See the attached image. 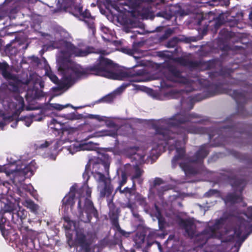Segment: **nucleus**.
I'll list each match as a JSON object with an SVG mask.
<instances>
[{
	"instance_id": "37998d69",
	"label": "nucleus",
	"mask_w": 252,
	"mask_h": 252,
	"mask_svg": "<svg viewBox=\"0 0 252 252\" xmlns=\"http://www.w3.org/2000/svg\"><path fill=\"white\" fill-rule=\"evenodd\" d=\"M68 106H70L72 108H74V107L70 104H66L64 105H61V104H58V103H53V104H51V107L53 109H56L57 110H59V111L62 110L63 109L66 108L67 107H68Z\"/></svg>"
},
{
	"instance_id": "39448f33",
	"label": "nucleus",
	"mask_w": 252,
	"mask_h": 252,
	"mask_svg": "<svg viewBox=\"0 0 252 252\" xmlns=\"http://www.w3.org/2000/svg\"><path fill=\"white\" fill-rule=\"evenodd\" d=\"M77 208L79 213L78 218L82 222L85 223L91 222L93 217L96 219L98 218V212L90 198L85 200L84 207H82L80 199L78 200Z\"/></svg>"
},
{
	"instance_id": "412c9836",
	"label": "nucleus",
	"mask_w": 252,
	"mask_h": 252,
	"mask_svg": "<svg viewBox=\"0 0 252 252\" xmlns=\"http://www.w3.org/2000/svg\"><path fill=\"white\" fill-rule=\"evenodd\" d=\"M74 78L72 77L71 74L65 75L63 76V81H61L59 80L58 83L56 84L58 87L53 88V89L54 91H59L65 88H69L74 83Z\"/></svg>"
},
{
	"instance_id": "c85d7f7f",
	"label": "nucleus",
	"mask_w": 252,
	"mask_h": 252,
	"mask_svg": "<svg viewBox=\"0 0 252 252\" xmlns=\"http://www.w3.org/2000/svg\"><path fill=\"white\" fill-rule=\"evenodd\" d=\"M234 156L241 161H246L248 165H252V159L247 154H242L237 152L233 153Z\"/></svg>"
},
{
	"instance_id": "6ab92c4d",
	"label": "nucleus",
	"mask_w": 252,
	"mask_h": 252,
	"mask_svg": "<svg viewBox=\"0 0 252 252\" xmlns=\"http://www.w3.org/2000/svg\"><path fill=\"white\" fill-rule=\"evenodd\" d=\"M108 206L109 209L108 215L111 224L113 225L119 222V216L120 213V208L116 207L112 200L108 202Z\"/></svg>"
},
{
	"instance_id": "cd10ccee",
	"label": "nucleus",
	"mask_w": 252,
	"mask_h": 252,
	"mask_svg": "<svg viewBox=\"0 0 252 252\" xmlns=\"http://www.w3.org/2000/svg\"><path fill=\"white\" fill-rule=\"evenodd\" d=\"M23 204L29 209L31 212L35 214H37L39 206L32 200L26 199Z\"/></svg>"
},
{
	"instance_id": "4be33fe9",
	"label": "nucleus",
	"mask_w": 252,
	"mask_h": 252,
	"mask_svg": "<svg viewBox=\"0 0 252 252\" xmlns=\"http://www.w3.org/2000/svg\"><path fill=\"white\" fill-rule=\"evenodd\" d=\"M76 191V185L72 186L70 189V191L63 199V205L64 206H73L74 204V199Z\"/></svg>"
},
{
	"instance_id": "79ce46f5",
	"label": "nucleus",
	"mask_w": 252,
	"mask_h": 252,
	"mask_svg": "<svg viewBox=\"0 0 252 252\" xmlns=\"http://www.w3.org/2000/svg\"><path fill=\"white\" fill-rule=\"evenodd\" d=\"M203 61H189L188 66L193 68H196L202 66Z\"/></svg>"
},
{
	"instance_id": "bf43d9fd",
	"label": "nucleus",
	"mask_w": 252,
	"mask_h": 252,
	"mask_svg": "<svg viewBox=\"0 0 252 252\" xmlns=\"http://www.w3.org/2000/svg\"><path fill=\"white\" fill-rule=\"evenodd\" d=\"M63 220L68 223L69 227L71 226V224L73 223V221L70 220L68 216H64L63 217Z\"/></svg>"
},
{
	"instance_id": "7ed1b4c3",
	"label": "nucleus",
	"mask_w": 252,
	"mask_h": 252,
	"mask_svg": "<svg viewBox=\"0 0 252 252\" xmlns=\"http://www.w3.org/2000/svg\"><path fill=\"white\" fill-rule=\"evenodd\" d=\"M100 50V49H95ZM99 54L100 56L96 61L92 64L87 67L77 65L72 68L73 71L75 73L77 78L86 77L89 75L100 76L108 79L117 80H124L126 78H131L141 74L140 72L133 73L130 71H124L119 69L118 65L114 63L112 60L105 58L102 55L106 54Z\"/></svg>"
},
{
	"instance_id": "ddd939ff",
	"label": "nucleus",
	"mask_w": 252,
	"mask_h": 252,
	"mask_svg": "<svg viewBox=\"0 0 252 252\" xmlns=\"http://www.w3.org/2000/svg\"><path fill=\"white\" fill-rule=\"evenodd\" d=\"M0 206L1 209L0 210V221L4 222H9V217L16 209L19 206L18 204H16L15 203L10 201H7V203L4 204L2 206V202L0 200Z\"/></svg>"
},
{
	"instance_id": "a19ab883",
	"label": "nucleus",
	"mask_w": 252,
	"mask_h": 252,
	"mask_svg": "<svg viewBox=\"0 0 252 252\" xmlns=\"http://www.w3.org/2000/svg\"><path fill=\"white\" fill-rule=\"evenodd\" d=\"M83 10V6L81 4H76L73 6L72 14L78 17Z\"/></svg>"
},
{
	"instance_id": "774afa93",
	"label": "nucleus",
	"mask_w": 252,
	"mask_h": 252,
	"mask_svg": "<svg viewBox=\"0 0 252 252\" xmlns=\"http://www.w3.org/2000/svg\"><path fill=\"white\" fill-rule=\"evenodd\" d=\"M16 117V115H13L8 116L7 117H5V119L8 120L9 121H13V120L14 119V117Z\"/></svg>"
},
{
	"instance_id": "58836bf2",
	"label": "nucleus",
	"mask_w": 252,
	"mask_h": 252,
	"mask_svg": "<svg viewBox=\"0 0 252 252\" xmlns=\"http://www.w3.org/2000/svg\"><path fill=\"white\" fill-rule=\"evenodd\" d=\"M157 218L158 220L159 229L160 230H163L165 228V219L161 216V213L159 212H158V216Z\"/></svg>"
},
{
	"instance_id": "052dcab7",
	"label": "nucleus",
	"mask_w": 252,
	"mask_h": 252,
	"mask_svg": "<svg viewBox=\"0 0 252 252\" xmlns=\"http://www.w3.org/2000/svg\"><path fill=\"white\" fill-rule=\"evenodd\" d=\"M248 218L252 220V206H250L248 208Z\"/></svg>"
},
{
	"instance_id": "f704fd0d",
	"label": "nucleus",
	"mask_w": 252,
	"mask_h": 252,
	"mask_svg": "<svg viewBox=\"0 0 252 252\" xmlns=\"http://www.w3.org/2000/svg\"><path fill=\"white\" fill-rule=\"evenodd\" d=\"M115 97L114 94H109L104 97L98 99L96 102L100 103V102H105V103H111L113 102Z\"/></svg>"
},
{
	"instance_id": "864d4df0",
	"label": "nucleus",
	"mask_w": 252,
	"mask_h": 252,
	"mask_svg": "<svg viewBox=\"0 0 252 252\" xmlns=\"http://www.w3.org/2000/svg\"><path fill=\"white\" fill-rule=\"evenodd\" d=\"M163 183V181L160 178H156L153 183V188H156V186H159Z\"/></svg>"
},
{
	"instance_id": "5701e85b",
	"label": "nucleus",
	"mask_w": 252,
	"mask_h": 252,
	"mask_svg": "<svg viewBox=\"0 0 252 252\" xmlns=\"http://www.w3.org/2000/svg\"><path fill=\"white\" fill-rule=\"evenodd\" d=\"M76 193L78 194L79 200L83 198H85V200L87 198H90L91 196L92 189L90 188L87 183H85L81 188L78 189H76Z\"/></svg>"
},
{
	"instance_id": "4c0bfd02",
	"label": "nucleus",
	"mask_w": 252,
	"mask_h": 252,
	"mask_svg": "<svg viewBox=\"0 0 252 252\" xmlns=\"http://www.w3.org/2000/svg\"><path fill=\"white\" fill-rule=\"evenodd\" d=\"M50 125H54L51 126V128L55 129L56 131H59L62 129V125L60 123H59L56 119H52L50 122Z\"/></svg>"
},
{
	"instance_id": "aec40b11",
	"label": "nucleus",
	"mask_w": 252,
	"mask_h": 252,
	"mask_svg": "<svg viewBox=\"0 0 252 252\" xmlns=\"http://www.w3.org/2000/svg\"><path fill=\"white\" fill-rule=\"evenodd\" d=\"M78 17L84 21L88 27L94 32L95 31L94 18L91 15L89 10L86 9L84 11H82Z\"/></svg>"
},
{
	"instance_id": "e2e57ef3",
	"label": "nucleus",
	"mask_w": 252,
	"mask_h": 252,
	"mask_svg": "<svg viewBox=\"0 0 252 252\" xmlns=\"http://www.w3.org/2000/svg\"><path fill=\"white\" fill-rule=\"evenodd\" d=\"M50 145V143L48 141H45L44 143L41 144L39 146V148L43 149L48 147Z\"/></svg>"
},
{
	"instance_id": "9b49d317",
	"label": "nucleus",
	"mask_w": 252,
	"mask_h": 252,
	"mask_svg": "<svg viewBox=\"0 0 252 252\" xmlns=\"http://www.w3.org/2000/svg\"><path fill=\"white\" fill-rule=\"evenodd\" d=\"M223 221L222 218L216 220L213 225L206 226L201 232V234L206 236V240L209 238L221 239L222 234L219 232V230L221 228Z\"/></svg>"
},
{
	"instance_id": "393cba45",
	"label": "nucleus",
	"mask_w": 252,
	"mask_h": 252,
	"mask_svg": "<svg viewBox=\"0 0 252 252\" xmlns=\"http://www.w3.org/2000/svg\"><path fill=\"white\" fill-rule=\"evenodd\" d=\"M42 118L40 115H34V114H32L30 115L29 116H24L21 117L20 118V120L23 121L24 122L25 125L27 126H30L32 122L33 121H40L42 120Z\"/></svg>"
},
{
	"instance_id": "423d86ee",
	"label": "nucleus",
	"mask_w": 252,
	"mask_h": 252,
	"mask_svg": "<svg viewBox=\"0 0 252 252\" xmlns=\"http://www.w3.org/2000/svg\"><path fill=\"white\" fill-rule=\"evenodd\" d=\"M228 180L233 188L236 189H240V194H237L235 192L229 193L226 195L225 201L231 204L242 202L243 201L242 192L246 186V181L244 179L238 178L235 175L228 176Z\"/></svg>"
},
{
	"instance_id": "3c124183",
	"label": "nucleus",
	"mask_w": 252,
	"mask_h": 252,
	"mask_svg": "<svg viewBox=\"0 0 252 252\" xmlns=\"http://www.w3.org/2000/svg\"><path fill=\"white\" fill-rule=\"evenodd\" d=\"M127 178L126 173L123 172L121 174V180L119 181V184L124 186L127 182Z\"/></svg>"
},
{
	"instance_id": "a18cd8bd",
	"label": "nucleus",
	"mask_w": 252,
	"mask_h": 252,
	"mask_svg": "<svg viewBox=\"0 0 252 252\" xmlns=\"http://www.w3.org/2000/svg\"><path fill=\"white\" fill-rule=\"evenodd\" d=\"M136 82V81L133 79H130L127 83H123L122 84V85L118 88V91L119 92H122L123 91L125 90V89H126L127 87L130 85L131 82Z\"/></svg>"
},
{
	"instance_id": "7c9ffc66",
	"label": "nucleus",
	"mask_w": 252,
	"mask_h": 252,
	"mask_svg": "<svg viewBox=\"0 0 252 252\" xmlns=\"http://www.w3.org/2000/svg\"><path fill=\"white\" fill-rule=\"evenodd\" d=\"M245 233L243 234L241 242H244L248 237L252 233V224L245 223L243 224Z\"/></svg>"
},
{
	"instance_id": "49530a36",
	"label": "nucleus",
	"mask_w": 252,
	"mask_h": 252,
	"mask_svg": "<svg viewBox=\"0 0 252 252\" xmlns=\"http://www.w3.org/2000/svg\"><path fill=\"white\" fill-rule=\"evenodd\" d=\"M47 75L50 79V80L55 84L58 83L59 79L52 71H51L47 72Z\"/></svg>"
},
{
	"instance_id": "680f3d73",
	"label": "nucleus",
	"mask_w": 252,
	"mask_h": 252,
	"mask_svg": "<svg viewBox=\"0 0 252 252\" xmlns=\"http://www.w3.org/2000/svg\"><path fill=\"white\" fill-rule=\"evenodd\" d=\"M87 166H88V165H87L86 166L85 171V172H84V173L83 174V178L84 179L86 178L87 179V181H88L89 180V172L87 171ZM87 182V181H86V182Z\"/></svg>"
},
{
	"instance_id": "c03bdc74",
	"label": "nucleus",
	"mask_w": 252,
	"mask_h": 252,
	"mask_svg": "<svg viewBox=\"0 0 252 252\" xmlns=\"http://www.w3.org/2000/svg\"><path fill=\"white\" fill-rule=\"evenodd\" d=\"M105 123L107 127L111 128V129H116L117 136H118V131L119 129L118 125L113 121H106Z\"/></svg>"
},
{
	"instance_id": "0e129e2a",
	"label": "nucleus",
	"mask_w": 252,
	"mask_h": 252,
	"mask_svg": "<svg viewBox=\"0 0 252 252\" xmlns=\"http://www.w3.org/2000/svg\"><path fill=\"white\" fill-rule=\"evenodd\" d=\"M217 192V190L215 189H210L207 194H208L207 196H210L211 195L215 194Z\"/></svg>"
},
{
	"instance_id": "4468645a",
	"label": "nucleus",
	"mask_w": 252,
	"mask_h": 252,
	"mask_svg": "<svg viewBox=\"0 0 252 252\" xmlns=\"http://www.w3.org/2000/svg\"><path fill=\"white\" fill-rule=\"evenodd\" d=\"M27 214L28 212L19 206L9 217V221L11 220L19 229L21 226H24L23 221L27 218Z\"/></svg>"
},
{
	"instance_id": "b1692460",
	"label": "nucleus",
	"mask_w": 252,
	"mask_h": 252,
	"mask_svg": "<svg viewBox=\"0 0 252 252\" xmlns=\"http://www.w3.org/2000/svg\"><path fill=\"white\" fill-rule=\"evenodd\" d=\"M109 136L113 138H116L117 130L116 129H103L100 131H96L93 134H90L88 136V138L92 137H99L101 136Z\"/></svg>"
},
{
	"instance_id": "6e6552de",
	"label": "nucleus",
	"mask_w": 252,
	"mask_h": 252,
	"mask_svg": "<svg viewBox=\"0 0 252 252\" xmlns=\"http://www.w3.org/2000/svg\"><path fill=\"white\" fill-rule=\"evenodd\" d=\"M18 229L22 235V244L31 250L35 248L34 241L37 238L38 232L24 225Z\"/></svg>"
},
{
	"instance_id": "20e7f679",
	"label": "nucleus",
	"mask_w": 252,
	"mask_h": 252,
	"mask_svg": "<svg viewBox=\"0 0 252 252\" xmlns=\"http://www.w3.org/2000/svg\"><path fill=\"white\" fill-rule=\"evenodd\" d=\"M64 49L61 51L62 56L57 61L58 69L63 76L67 73H75L73 71L72 68L75 66L70 67L69 66L70 58L72 56L79 57H86L90 54H104V51L95 50L93 46H87L84 49L78 48L70 42L64 41Z\"/></svg>"
},
{
	"instance_id": "8fccbe9b",
	"label": "nucleus",
	"mask_w": 252,
	"mask_h": 252,
	"mask_svg": "<svg viewBox=\"0 0 252 252\" xmlns=\"http://www.w3.org/2000/svg\"><path fill=\"white\" fill-rule=\"evenodd\" d=\"M5 52L12 55L16 53L17 49L15 48L12 47L11 44L9 43L5 46Z\"/></svg>"
},
{
	"instance_id": "2eb2a0df",
	"label": "nucleus",
	"mask_w": 252,
	"mask_h": 252,
	"mask_svg": "<svg viewBox=\"0 0 252 252\" xmlns=\"http://www.w3.org/2000/svg\"><path fill=\"white\" fill-rule=\"evenodd\" d=\"M178 223L190 238H192L196 235V225L191 219L180 218Z\"/></svg>"
},
{
	"instance_id": "c9c22d12",
	"label": "nucleus",
	"mask_w": 252,
	"mask_h": 252,
	"mask_svg": "<svg viewBox=\"0 0 252 252\" xmlns=\"http://www.w3.org/2000/svg\"><path fill=\"white\" fill-rule=\"evenodd\" d=\"M216 61L214 60H209L206 62L203 61L202 63V66H204L205 67V69L207 70L214 68L216 67Z\"/></svg>"
},
{
	"instance_id": "f8f14e48",
	"label": "nucleus",
	"mask_w": 252,
	"mask_h": 252,
	"mask_svg": "<svg viewBox=\"0 0 252 252\" xmlns=\"http://www.w3.org/2000/svg\"><path fill=\"white\" fill-rule=\"evenodd\" d=\"M167 72L165 76L168 80L178 82L185 85L190 84V81L187 78L182 76L181 72L176 66L171 64H167Z\"/></svg>"
},
{
	"instance_id": "f3484780",
	"label": "nucleus",
	"mask_w": 252,
	"mask_h": 252,
	"mask_svg": "<svg viewBox=\"0 0 252 252\" xmlns=\"http://www.w3.org/2000/svg\"><path fill=\"white\" fill-rule=\"evenodd\" d=\"M239 20L236 18L233 20L229 19L227 17L225 18V15L221 13L217 17L215 21L214 28L216 30H218L222 25L226 24V27H229L231 28L237 26Z\"/></svg>"
},
{
	"instance_id": "ea45409f",
	"label": "nucleus",
	"mask_w": 252,
	"mask_h": 252,
	"mask_svg": "<svg viewBox=\"0 0 252 252\" xmlns=\"http://www.w3.org/2000/svg\"><path fill=\"white\" fill-rule=\"evenodd\" d=\"M178 41L179 40L177 37H173L167 41L166 46L168 48H174L177 46Z\"/></svg>"
},
{
	"instance_id": "72a5a7b5",
	"label": "nucleus",
	"mask_w": 252,
	"mask_h": 252,
	"mask_svg": "<svg viewBox=\"0 0 252 252\" xmlns=\"http://www.w3.org/2000/svg\"><path fill=\"white\" fill-rule=\"evenodd\" d=\"M134 174L131 177V180L134 181L135 179L140 178L144 173V171L141 169L137 165L134 167Z\"/></svg>"
},
{
	"instance_id": "13d9d810",
	"label": "nucleus",
	"mask_w": 252,
	"mask_h": 252,
	"mask_svg": "<svg viewBox=\"0 0 252 252\" xmlns=\"http://www.w3.org/2000/svg\"><path fill=\"white\" fill-rule=\"evenodd\" d=\"M154 235V234L152 232H150L148 235L147 236V246L148 247H151L154 242H150V240L151 237H152Z\"/></svg>"
},
{
	"instance_id": "69168bd1",
	"label": "nucleus",
	"mask_w": 252,
	"mask_h": 252,
	"mask_svg": "<svg viewBox=\"0 0 252 252\" xmlns=\"http://www.w3.org/2000/svg\"><path fill=\"white\" fill-rule=\"evenodd\" d=\"M31 59H32V61H33V62H34L35 63H39V59L37 57L32 56L31 57Z\"/></svg>"
},
{
	"instance_id": "a878e982",
	"label": "nucleus",
	"mask_w": 252,
	"mask_h": 252,
	"mask_svg": "<svg viewBox=\"0 0 252 252\" xmlns=\"http://www.w3.org/2000/svg\"><path fill=\"white\" fill-rule=\"evenodd\" d=\"M139 150V147L138 146L128 147L127 152L129 158L134 160H141L143 158V156L137 153Z\"/></svg>"
},
{
	"instance_id": "603ef678",
	"label": "nucleus",
	"mask_w": 252,
	"mask_h": 252,
	"mask_svg": "<svg viewBox=\"0 0 252 252\" xmlns=\"http://www.w3.org/2000/svg\"><path fill=\"white\" fill-rule=\"evenodd\" d=\"M189 61V60L183 57L178 58L177 59L178 62L184 66H188Z\"/></svg>"
},
{
	"instance_id": "09e8293b",
	"label": "nucleus",
	"mask_w": 252,
	"mask_h": 252,
	"mask_svg": "<svg viewBox=\"0 0 252 252\" xmlns=\"http://www.w3.org/2000/svg\"><path fill=\"white\" fill-rule=\"evenodd\" d=\"M88 118L91 119H95L98 122H103L105 121V119L106 117L101 116L98 115H93V114H89L88 115Z\"/></svg>"
},
{
	"instance_id": "f257e3e1",
	"label": "nucleus",
	"mask_w": 252,
	"mask_h": 252,
	"mask_svg": "<svg viewBox=\"0 0 252 252\" xmlns=\"http://www.w3.org/2000/svg\"><path fill=\"white\" fill-rule=\"evenodd\" d=\"M206 97L213 96L216 94H225L231 96L237 103V113L231 115L225 121V125L221 126L219 129L214 127H196L192 124H203L206 120L198 114L194 113H188L182 112L175 114L172 117L158 120L153 124V128L155 133L152 136V142L156 147H159L164 144H169V141L176 139L173 143L176 149V155L172 160V168H175L178 164L187 176L194 175L198 173V171L193 167L192 163H202L203 159L209 154L207 144L201 145L195 154L189 158L186 157V150L183 145H185L188 140V133L207 134L208 138L211 140L216 135L215 141H218L214 143L213 146H219L223 144L227 137L223 136L219 132H245V124L242 123H236L234 121L237 115L243 117L249 115L245 109V105L248 102V93L245 91L233 90L226 88L220 84L210 86L206 91Z\"/></svg>"
},
{
	"instance_id": "0eeeda50",
	"label": "nucleus",
	"mask_w": 252,
	"mask_h": 252,
	"mask_svg": "<svg viewBox=\"0 0 252 252\" xmlns=\"http://www.w3.org/2000/svg\"><path fill=\"white\" fill-rule=\"evenodd\" d=\"M94 177L99 183L98 188L99 190L100 197H109L113 191V187L110 177H106L100 172H96Z\"/></svg>"
},
{
	"instance_id": "1a4fd4ad",
	"label": "nucleus",
	"mask_w": 252,
	"mask_h": 252,
	"mask_svg": "<svg viewBox=\"0 0 252 252\" xmlns=\"http://www.w3.org/2000/svg\"><path fill=\"white\" fill-rule=\"evenodd\" d=\"M185 15L184 10L179 4L166 6L164 10L159 11L156 14L157 16L164 18L166 20H170L173 17H177Z\"/></svg>"
},
{
	"instance_id": "c756f323",
	"label": "nucleus",
	"mask_w": 252,
	"mask_h": 252,
	"mask_svg": "<svg viewBox=\"0 0 252 252\" xmlns=\"http://www.w3.org/2000/svg\"><path fill=\"white\" fill-rule=\"evenodd\" d=\"M20 83V80L16 76V79L9 80L8 85L10 87V89L14 92H17L19 91Z\"/></svg>"
},
{
	"instance_id": "4d7b16f0",
	"label": "nucleus",
	"mask_w": 252,
	"mask_h": 252,
	"mask_svg": "<svg viewBox=\"0 0 252 252\" xmlns=\"http://www.w3.org/2000/svg\"><path fill=\"white\" fill-rule=\"evenodd\" d=\"M9 65L8 63L5 62L0 63V71L1 72L3 71L4 70L6 69H8Z\"/></svg>"
},
{
	"instance_id": "bb28decb",
	"label": "nucleus",
	"mask_w": 252,
	"mask_h": 252,
	"mask_svg": "<svg viewBox=\"0 0 252 252\" xmlns=\"http://www.w3.org/2000/svg\"><path fill=\"white\" fill-rule=\"evenodd\" d=\"M235 34L234 32L227 28H223L219 32V38L223 41H227L232 37Z\"/></svg>"
},
{
	"instance_id": "9d476101",
	"label": "nucleus",
	"mask_w": 252,
	"mask_h": 252,
	"mask_svg": "<svg viewBox=\"0 0 252 252\" xmlns=\"http://www.w3.org/2000/svg\"><path fill=\"white\" fill-rule=\"evenodd\" d=\"M0 172H5L7 175L13 174L14 182H19L24 181L26 178L30 177L33 175L32 171L29 165L25 166L19 170L10 171L7 170L5 166L0 165Z\"/></svg>"
},
{
	"instance_id": "2f4dec72",
	"label": "nucleus",
	"mask_w": 252,
	"mask_h": 252,
	"mask_svg": "<svg viewBox=\"0 0 252 252\" xmlns=\"http://www.w3.org/2000/svg\"><path fill=\"white\" fill-rule=\"evenodd\" d=\"M113 229L115 231H117L121 236L127 238L129 236L130 232H127L122 229L119 222H117L114 224L112 225Z\"/></svg>"
},
{
	"instance_id": "f03ea898",
	"label": "nucleus",
	"mask_w": 252,
	"mask_h": 252,
	"mask_svg": "<svg viewBox=\"0 0 252 252\" xmlns=\"http://www.w3.org/2000/svg\"><path fill=\"white\" fill-rule=\"evenodd\" d=\"M206 97L213 96L216 94H225L231 96L237 103V113L231 115L225 121V125L221 126L219 129L214 127H196L192 124H203L206 120L198 114L194 113H188L182 112L175 114L172 117L158 120L153 124V128L155 133L152 136V142L156 147H159L164 144H169V141L176 139L173 143L176 149V155L172 160V168H175L178 164L187 176L194 175L198 173V171L193 167L192 163H202L203 159L209 154L207 144L201 145L195 154L189 158L186 157V150L183 145H185L188 140V133L207 134L208 138L211 140L216 135L215 141H218L214 143L213 146H219L223 144L227 137L223 136L219 132H245V124L242 123H236L234 121L237 115L243 117L249 115L245 109V105L248 102V93L245 91L233 90L226 88L220 84L210 86L206 91Z\"/></svg>"
},
{
	"instance_id": "a211bd4d",
	"label": "nucleus",
	"mask_w": 252,
	"mask_h": 252,
	"mask_svg": "<svg viewBox=\"0 0 252 252\" xmlns=\"http://www.w3.org/2000/svg\"><path fill=\"white\" fill-rule=\"evenodd\" d=\"M244 230V229L243 224H241L237 227H235L234 229V234L233 235L229 236L227 238H226L224 240H222V242H232L234 240L235 237H236L237 239L236 241V244H238L240 246L244 242H241V240L243 238L242 233Z\"/></svg>"
},
{
	"instance_id": "6e6d98bb",
	"label": "nucleus",
	"mask_w": 252,
	"mask_h": 252,
	"mask_svg": "<svg viewBox=\"0 0 252 252\" xmlns=\"http://www.w3.org/2000/svg\"><path fill=\"white\" fill-rule=\"evenodd\" d=\"M200 100L197 98V96L189 99V110L192 109L193 107L194 103L195 102L198 101Z\"/></svg>"
},
{
	"instance_id": "dca6fc26",
	"label": "nucleus",
	"mask_w": 252,
	"mask_h": 252,
	"mask_svg": "<svg viewBox=\"0 0 252 252\" xmlns=\"http://www.w3.org/2000/svg\"><path fill=\"white\" fill-rule=\"evenodd\" d=\"M75 242L80 247L83 252H92L91 246L92 244V241L90 239H87L86 235L83 232H77Z\"/></svg>"
},
{
	"instance_id": "5fc2aeb1",
	"label": "nucleus",
	"mask_w": 252,
	"mask_h": 252,
	"mask_svg": "<svg viewBox=\"0 0 252 252\" xmlns=\"http://www.w3.org/2000/svg\"><path fill=\"white\" fill-rule=\"evenodd\" d=\"M102 164L104 167L105 172L108 176H109V170L110 167V163L107 161H103Z\"/></svg>"
},
{
	"instance_id": "473e14b6",
	"label": "nucleus",
	"mask_w": 252,
	"mask_h": 252,
	"mask_svg": "<svg viewBox=\"0 0 252 252\" xmlns=\"http://www.w3.org/2000/svg\"><path fill=\"white\" fill-rule=\"evenodd\" d=\"M136 190V185L135 181H133L132 186L131 188L126 187L121 191L122 194L126 195L128 194L130 196L134 195V191Z\"/></svg>"
},
{
	"instance_id": "e433bc0d",
	"label": "nucleus",
	"mask_w": 252,
	"mask_h": 252,
	"mask_svg": "<svg viewBox=\"0 0 252 252\" xmlns=\"http://www.w3.org/2000/svg\"><path fill=\"white\" fill-rule=\"evenodd\" d=\"M1 74L3 77L7 80L16 79V75L12 74L8 70V69H6L2 71Z\"/></svg>"
},
{
	"instance_id": "338daca9",
	"label": "nucleus",
	"mask_w": 252,
	"mask_h": 252,
	"mask_svg": "<svg viewBox=\"0 0 252 252\" xmlns=\"http://www.w3.org/2000/svg\"><path fill=\"white\" fill-rule=\"evenodd\" d=\"M126 207L130 209L131 210H133V204L130 202H128L126 204Z\"/></svg>"
},
{
	"instance_id": "de8ad7c7",
	"label": "nucleus",
	"mask_w": 252,
	"mask_h": 252,
	"mask_svg": "<svg viewBox=\"0 0 252 252\" xmlns=\"http://www.w3.org/2000/svg\"><path fill=\"white\" fill-rule=\"evenodd\" d=\"M156 189L157 190V195L160 197L161 196L164 192L168 189L167 186H161L158 188H156Z\"/></svg>"
}]
</instances>
